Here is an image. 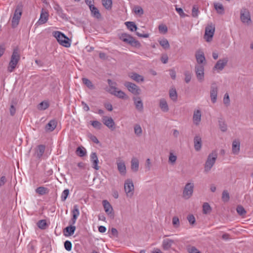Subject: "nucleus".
<instances>
[{"label": "nucleus", "instance_id": "nucleus-1", "mask_svg": "<svg viewBox=\"0 0 253 253\" xmlns=\"http://www.w3.org/2000/svg\"><path fill=\"white\" fill-rule=\"evenodd\" d=\"M20 59V55L18 48H15L12 52L7 70L8 72H13Z\"/></svg>", "mask_w": 253, "mask_h": 253}, {"label": "nucleus", "instance_id": "nucleus-2", "mask_svg": "<svg viewBox=\"0 0 253 253\" xmlns=\"http://www.w3.org/2000/svg\"><path fill=\"white\" fill-rule=\"evenodd\" d=\"M23 5L21 3H19L16 6L11 20V26L12 28L16 27L19 24L23 11Z\"/></svg>", "mask_w": 253, "mask_h": 253}, {"label": "nucleus", "instance_id": "nucleus-3", "mask_svg": "<svg viewBox=\"0 0 253 253\" xmlns=\"http://www.w3.org/2000/svg\"><path fill=\"white\" fill-rule=\"evenodd\" d=\"M217 157V154L215 151H213L209 155L204 166L205 172H208L211 169L215 162Z\"/></svg>", "mask_w": 253, "mask_h": 253}, {"label": "nucleus", "instance_id": "nucleus-4", "mask_svg": "<svg viewBox=\"0 0 253 253\" xmlns=\"http://www.w3.org/2000/svg\"><path fill=\"white\" fill-rule=\"evenodd\" d=\"M53 36L61 45L66 47L70 46L69 39L61 32L56 31L54 33Z\"/></svg>", "mask_w": 253, "mask_h": 253}, {"label": "nucleus", "instance_id": "nucleus-5", "mask_svg": "<svg viewBox=\"0 0 253 253\" xmlns=\"http://www.w3.org/2000/svg\"><path fill=\"white\" fill-rule=\"evenodd\" d=\"M194 188L193 182L186 183L183 190L182 197L186 200L190 199L193 195Z\"/></svg>", "mask_w": 253, "mask_h": 253}, {"label": "nucleus", "instance_id": "nucleus-6", "mask_svg": "<svg viewBox=\"0 0 253 253\" xmlns=\"http://www.w3.org/2000/svg\"><path fill=\"white\" fill-rule=\"evenodd\" d=\"M120 39L122 41L135 47H139L140 45V43L138 41L135 40L133 37L126 33L122 34L120 37Z\"/></svg>", "mask_w": 253, "mask_h": 253}, {"label": "nucleus", "instance_id": "nucleus-7", "mask_svg": "<svg viewBox=\"0 0 253 253\" xmlns=\"http://www.w3.org/2000/svg\"><path fill=\"white\" fill-rule=\"evenodd\" d=\"M124 189L127 197H131L134 193V185L131 179H126L124 184Z\"/></svg>", "mask_w": 253, "mask_h": 253}, {"label": "nucleus", "instance_id": "nucleus-8", "mask_svg": "<svg viewBox=\"0 0 253 253\" xmlns=\"http://www.w3.org/2000/svg\"><path fill=\"white\" fill-rule=\"evenodd\" d=\"M215 27L213 25H208L205 28L204 39L207 42H211L214 35Z\"/></svg>", "mask_w": 253, "mask_h": 253}, {"label": "nucleus", "instance_id": "nucleus-9", "mask_svg": "<svg viewBox=\"0 0 253 253\" xmlns=\"http://www.w3.org/2000/svg\"><path fill=\"white\" fill-rule=\"evenodd\" d=\"M124 85L127 88L129 91L134 95H138L141 92L140 88L132 83L126 82L125 83Z\"/></svg>", "mask_w": 253, "mask_h": 253}, {"label": "nucleus", "instance_id": "nucleus-10", "mask_svg": "<svg viewBox=\"0 0 253 253\" xmlns=\"http://www.w3.org/2000/svg\"><path fill=\"white\" fill-rule=\"evenodd\" d=\"M240 18L242 22L249 24L251 22V16L249 10L246 8H242L240 11Z\"/></svg>", "mask_w": 253, "mask_h": 253}, {"label": "nucleus", "instance_id": "nucleus-11", "mask_svg": "<svg viewBox=\"0 0 253 253\" xmlns=\"http://www.w3.org/2000/svg\"><path fill=\"white\" fill-rule=\"evenodd\" d=\"M195 72L198 80L202 82L204 78V67L203 65H196Z\"/></svg>", "mask_w": 253, "mask_h": 253}, {"label": "nucleus", "instance_id": "nucleus-12", "mask_svg": "<svg viewBox=\"0 0 253 253\" xmlns=\"http://www.w3.org/2000/svg\"><path fill=\"white\" fill-rule=\"evenodd\" d=\"M102 121L103 124L112 130L115 129V124L113 119L111 117L104 116L102 119Z\"/></svg>", "mask_w": 253, "mask_h": 253}, {"label": "nucleus", "instance_id": "nucleus-13", "mask_svg": "<svg viewBox=\"0 0 253 253\" xmlns=\"http://www.w3.org/2000/svg\"><path fill=\"white\" fill-rule=\"evenodd\" d=\"M195 57L197 62L198 64V65H204L205 64L206 58L204 55V53L202 50H199L196 51L195 54Z\"/></svg>", "mask_w": 253, "mask_h": 253}, {"label": "nucleus", "instance_id": "nucleus-14", "mask_svg": "<svg viewBox=\"0 0 253 253\" xmlns=\"http://www.w3.org/2000/svg\"><path fill=\"white\" fill-rule=\"evenodd\" d=\"M102 204L106 213L110 216L113 217V209L109 202H108L107 200H103L102 202Z\"/></svg>", "mask_w": 253, "mask_h": 253}, {"label": "nucleus", "instance_id": "nucleus-15", "mask_svg": "<svg viewBox=\"0 0 253 253\" xmlns=\"http://www.w3.org/2000/svg\"><path fill=\"white\" fill-rule=\"evenodd\" d=\"M90 157L92 164V168L96 170H98L99 169V167L98 166L99 161L96 153L95 152L91 153Z\"/></svg>", "mask_w": 253, "mask_h": 253}, {"label": "nucleus", "instance_id": "nucleus-16", "mask_svg": "<svg viewBox=\"0 0 253 253\" xmlns=\"http://www.w3.org/2000/svg\"><path fill=\"white\" fill-rule=\"evenodd\" d=\"M201 111L200 110L198 109L194 111L193 121L195 125L198 126L199 125L201 121Z\"/></svg>", "mask_w": 253, "mask_h": 253}, {"label": "nucleus", "instance_id": "nucleus-17", "mask_svg": "<svg viewBox=\"0 0 253 253\" xmlns=\"http://www.w3.org/2000/svg\"><path fill=\"white\" fill-rule=\"evenodd\" d=\"M117 169L120 174L125 175L126 174V167L125 162L123 161L118 160L117 162Z\"/></svg>", "mask_w": 253, "mask_h": 253}, {"label": "nucleus", "instance_id": "nucleus-18", "mask_svg": "<svg viewBox=\"0 0 253 253\" xmlns=\"http://www.w3.org/2000/svg\"><path fill=\"white\" fill-rule=\"evenodd\" d=\"M45 146L44 145H38L35 149V155L37 158L40 159L44 153Z\"/></svg>", "mask_w": 253, "mask_h": 253}, {"label": "nucleus", "instance_id": "nucleus-19", "mask_svg": "<svg viewBox=\"0 0 253 253\" xmlns=\"http://www.w3.org/2000/svg\"><path fill=\"white\" fill-rule=\"evenodd\" d=\"M194 148L196 151L201 150L202 146V138L199 135H196L194 138Z\"/></svg>", "mask_w": 253, "mask_h": 253}, {"label": "nucleus", "instance_id": "nucleus-20", "mask_svg": "<svg viewBox=\"0 0 253 253\" xmlns=\"http://www.w3.org/2000/svg\"><path fill=\"white\" fill-rule=\"evenodd\" d=\"M174 243V240L170 239H164L162 242V247L164 250H168L171 248Z\"/></svg>", "mask_w": 253, "mask_h": 253}, {"label": "nucleus", "instance_id": "nucleus-21", "mask_svg": "<svg viewBox=\"0 0 253 253\" xmlns=\"http://www.w3.org/2000/svg\"><path fill=\"white\" fill-rule=\"evenodd\" d=\"M48 16L49 15L48 12L45 11H44L42 9L41 13L40 18L39 19L37 23L39 25H42L45 23L48 20Z\"/></svg>", "mask_w": 253, "mask_h": 253}, {"label": "nucleus", "instance_id": "nucleus-22", "mask_svg": "<svg viewBox=\"0 0 253 253\" xmlns=\"http://www.w3.org/2000/svg\"><path fill=\"white\" fill-rule=\"evenodd\" d=\"M217 94V87L215 84H212L211 87L210 96L212 103H214L216 101Z\"/></svg>", "mask_w": 253, "mask_h": 253}, {"label": "nucleus", "instance_id": "nucleus-23", "mask_svg": "<svg viewBox=\"0 0 253 253\" xmlns=\"http://www.w3.org/2000/svg\"><path fill=\"white\" fill-rule=\"evenodd\" d=\"M240 150V142L239 140H235L232 142V151L234 155L239 154Z\"/></svg>", "mask_w": 253, "mask_h": 253}, {"label": "nucleus", "instance_id": "nucleus-24", "mask_svg": "<svg viewBox=\"0 0 253 253\" xmlns=\"http://www.w3.org/2000/svg\"><path fill=\"white\" fill-rule=\"evenodd\" d=\"M110 93L114 95L115 96L118 97V98L121 99H125L126 97V93L120 90H118V89L115 87V89H113L112 90L109 91Z\"/></svg>", "mask_w": 253, "mask_h": 253}, {"label": "nucleus", "instance_id": "nucleus-25", "mask_svg": "<svg viewBox=\"0 0 253 253\" xmlns=\"http://www.w3.org/2000/svg\"><path fill=\"white\" fill-rule=\"evenodd\" d=\"M54 9L56 11V13L58 15L59 17H60L63 19H66L67 16L66 14L64 13V11L61 8V7L58 4H55L54 6Z\"/></svg>", "mask_w": 253, "mask_h": 253}, {"label": "nucleus", "instance_id": "nucleus-26", "mask_svg": "<svg viewBox=\"0 0 253 253\" xmlns=\"http://www.w3.org/2000/svg\"><path fill=\"white\" fill-rule=\"evenodd\" d=\"M159 107L161 110L164 112H167L169 110V108L167 102L164 98H161L160 99Z\"/></svg>", "mask_w": 253, "mask_h": 253}, {"label": "nucleus", "instance_id": "nucleus-27", "mask_svg": "<svg viewBox=\"0 0 253 253\" xmlns=\"http://www.w3.org/2000/svg\"><path fill=\"white\" fill-rule=\"evenodd\" d=\"M133 100L136 109L140 112L142 111L143 109V104L140 98L134 97Z\"/></svg>", "mask_w": 253, "mask_h": 253}, {"label": "nucleus", "instance_id": "nucleus-28", "mask_svg": "<svg viewBox=\"0 0 253 253\" xmlns=\"http://www.w3.org/2000/svg\"><path fill=\"white\" fill-rule=\"evenodd\" d=\"M57 122L55 120L50 121L46 125L45 129L48 131H52L56 127Z\"/></svg>", "mask_w": 253, "mask_h": 253}, {"label": "nucleus", "instance_id": "nucleus-29", "mask_svg": "<svg viewBox=\"0 0 253 253\" xmlns=\"http://www.w3.org/2000/svg\"><path fill=\"white\" fill-rule=\"evenodd\" d=\"M128 76L133 80L136 82H143L144 79L142 76H141L136 73H131Z\"/></svg>", "mask_w": 253, "mask_h": 253}, {"label": "nucleus", "instance_id": "nucleus-30", "mask_svg": "<svg viewBox=\"0 0 253 253\" xmlns=\"http://www.w3.org/2000/svg\"><path fill=\"white\" fill-rule=\"evenodd\" d=\"M139 168V161L136 158H133L131 161V169L134 172H137Z\"/></svg>", "mask_w": 253, "mask_h": 253}, {"label": "nucleus", "instance_id": "nucleus-31", "mask_svg": "<svg viewBox=\"0 0 253 253\" xmlns=\"http://www.w3.org/2000/svg\"><path fill=\"white\" fill-rule=\"evenodd\" d=\"M89 9L93 17L97 19H99L101 17V14L98 9L96 7H95L94 5H90Z\"/></svg>", "mask_w": 253, "mask_h": 253}, {"label": "nucleus", "instance_id": "nucleus-32", "mask_svg": "<svg viewBox=\"0 0 253 253\" xmlns=\"http://www.w3.org/2000/svg\"><path fill=\"white\" fill-rule=\"evenodd\" d=\"M125 25L130 31H135L137 29V27L134 22L128 21L125 22Z\"/></svg>", "mask_w": 253, "mask_h": 253}, {"label": "nucleus", "instance_id": "nucleus-33", "mask_svg": "<svg viewBox=\"0 0 253 253\" xmlns=\"http://www.w3.org/2000/svg\"><path fill=\"white\" fill-rule=\"evenodd\" d=\"M169 95L170 99L173 101H176L177 99V94L175 88H172L169 91Z\"/></svg>", "mask_w": 253, "mask_h": 253}, {"label": "nucleus", "instance_id": "nucleus-34", "mask_svg": "<svg viewBox=\"0 0 253 253\" xmlns=\"http://www.w3.org/2000/svg\"><path fill=\"white\" fill-rule=\"evenodd\" d=\"M82 81L83 83L89 89H94L95 86L92 82L87 78H83Z\"/></svg>", "mask_w": 253, "mask_h": 253}, {"label": "nucleus", "instance_id": "nucleus-35", "mask_svg": "<svg viewBox=\"0 0 253 253\" xmlns=\"http://www.w3.org/2000/svg\"><path fill=\"white\" fill-rule=\"evenodd\" d=\"M134 132L135 134L138 136H140L142 134V129L139 124H136L134 126Z\"/></svg>", "mask_w": 253, "mask_h": 253}, {"label": "nucleus", "instance_id": "nucleus-36", "mask_svg": "<svg viewBox=\"0 0 253 253\" xmlns=\"http://www.w3.org/2000/svg\"><path fill=\"white\" fill-rule=\"evenodd\" d=\"M159 42L160 44L164 48V49H169V44L168 41L166 39H163L159 40Z\"/></svg>", "mask_w": 253, "mask_h": 253}, {"label": "nucleus", "instance_id": "nucleus-37", "mask_svg": "<svg viewBox=\"0 0 253 253\" xmlns=\"http://www.w3.org/2000/svg\"><path fill=\"white\" fill-rule=\"evenodd\" d=\"M77 154L80 157H84L86 154L85 149L82 147H79L76 150Z\"/></svg>", "mask_w": 253, "mask_h": 253}, {"label": "nucleus", "instance_id": "nucleus-38", "mask_svg": "<svg viewBox=\"0 0 253 253\" xmlns=\"http://www.w3.org/2000/svg\"><path fill=\"white\" fill-rule=\"evenodd\" d=\"M211 211V208L208 203H204L203 205V212L204 214H208Z\"/></svg>", "mask_w": 253, "mask_h": 253}, {"label": "nucleus", "instance_id": "nucleus-39", "mask_svg": "<svg viewBox=\"0 0 253 253\" xmlns=\"http://www.w3.org/2000/svg\"><path fill=\"white\" fill-rule=\"evenodd\" d=\"M36 191L40 195H42L48 192V189L44 187H39L36 189Z\"/></svg>", "mask_w": 253, "mask_h": 253}, {"label": "nucleus", "instance_id": "nucleus-40", "mask_svg": "<svg viewBox=\"0 0 253 253\" xmlns=\"http://www.w3.org/2000/svg\"><path fill=\"white\" fill-rule=\"evenodd\" d=\"M103 5L107 9H110L112 7V0H102Z\"/></svg>", "mask_w": 253, "mask_h": 253}, {"label": "nucleus", "instance_id": "nucleus-41", "mask_svg": "<svg viewBox=\"0 0 253 253\" xmlns=\"http://www.w3.org/2000/svg\"><path fill=\"white\" fill-rule=\"evenodd\" d=\"M177 160V156L173 154L172 152L169 153V162L171 165L175 164Z\"/></svg>", "mask_w": 253, "mask_h": 253}, {"label": "nucleus", "instance_id": "nucleus-42", "mask_svg": "<svg viewBox=\"0 0 253 253\" xmlns=\"http://www.w3.org/2000/svg\"><path fill=\"white\" fill-rule=\"evenodd\" d=\"M223 103L224 105L227 107L230 105V100L228 93H226L224 94L223 98Z\"/></svg>", "mask_w": 253, "mask_h": 253}, {"label": "nucleus", "instance_id": "nucleus-43", "mask_svg": "<svg viewBox=\"0 0 253 253\" xmlns=\"http://www.w3.org/2000/svg\"><path fill=\"white\" fill-rule=\"evenodd\" d=\"M76 230V227L75 226L70 225L67 226L65 228V230L68 233L69 235H73Z\"/></svg>", "mask_w": 253, "mask_h": 253}, {"label": "nucleus", "instance_id": "nucleus-44", "mask_svg": "<svg viewBox=\"0 0 253 253\" xmlns=\"http://www.w3.org/2000/svg\"><path fill=\"white\" fill-rule=\"evenodd\" d=\"M230 199L229 194L227 191L224 190L222 192V202L226 203L229 201Z\"/></svg>", "mask_w": 253, "mask_h": 253}, {"label": "nucleus", "instance_id": "nucleus-45", "mask_svg": "<svg viewBox=\"0 0 253 253\" xmlns=\"http://www.w3.org/2000/svg\"><path fill=\"white\" fill-rule=\"evenodd\" d=\"M49 107V104L47 102L42 101L38 105V109L40 110H44Z\"/></svg>", "mask_w": 253, "mask_h": 253}, {"label": "nucleus", "instance_id": "nucleus-46", "mask_svg": "<svg viewBox=\"0 0 253 253\" xmlns=\"http://www.w3.org/2000/svg\"><path fill=\"white\" fill-rule=\"evenodd\" d=\"M69 194V189H66L64 190L61 194V201L63 202L65 201L66 200L67 198L68 197Z\"/></svg>", "mask_w": 253, "mask_h": 253}, {"label": "nucleus", "instance_id": "nucleus-47", "mask_svg": "<svg viewBox=\"0 0 253 253\" xmlns=\"http://www.w3.org/2000/svg\"><path fill=\"white\" fill-rule=\"evenodd\" d=\"M236 211L237 213L240 215H245L246 213V211L242 206H237Z\"/></svg>", "mask_w": 253, "mask_h": 253}, {"label": "nucleus", "instance_id": "nucleus-48", "mask_svg": "<svg viewBox=\"0 0 253 253\" xmlns=\"http://www.w3.org/2000/svg\"><path fill=\"white\" fill-rule=\"evenodd\" d=\"M187 251L189 253H200V252L195 247L188 246L187 248Z\"/></svg>", "mask_w": 253, "mask_h": 253}, {"label": "nucleus", "instance_id": "nucleus-49", "mask_svg": "<svg viewBox=\"0 0 253 253\" xmlns=\"http://www.w3.org/2000/svg\"><path fill=\"white\" fill-rule=\"evenodd\" d=\"M221 69V60H219L216 64L215 65L213 68V72L215 73V72L217 70L218 72H219L218 70Z\"/></svg>", "mask_w": 253, "mask_h": 253}, {"label": "nucleus", "instance_id": "nucleus-50", "mask_svg": "<svg viewBox=\"0 0 253 253\" xmlns=\"http://www.w3.org/2000/svg\"><path fill=\"white\" fill-rule=\"evenodd\" d=\"M38 227L41 229H44L46 228V222L45 220H41L38 222Z\"/></svg>", "mask_w": 253, "mask_h": 253}, {"label": "nucleus", "instance_id": "nucleus-51", "mask_svg": "<svg viewBox=\"0 0 253 253\" xmlns=\"http://www.w3.org/2000/svg\"><path fill=\"white\" fill-rule=\"evenodd\" d=\"M172 223L174 227L177 228L180 225L179 218L177 216H174L172 219Z\"/></svg>", "mask_w": 253, "mask_h": 253}, {"label": "nucleus", "instance_id": "nucleus-52", "mask_svg": "<svg viewBox=\"0 0 253 253\" xmlns=\"http://www.w3.org/2000/svg\"><path fill=\"white\" fill-rule=\"evenodd\" d=\"M199 10L198 8L196 5H194L192 10V15L194 17H197L199 14Z\"/></svg>", "mask_w": 253, "mask_h": 253}, {"label": "nucleus", "instance_id": "nucleus-53", "mask_svg": "<svg viewBox=\"0 0 253 253\" xmlns=\"http://www.w3.org/2000/svg\"><path fill=\"white\" fill-rule=\"evenodd\" d=\"M91 124L94 128L97 129H100L102 126L101 123L97 121H91Z\"/></svg>", "mask_w": 253, "mask_h": 253}, {"label": "nucleus", "instance_id": "nucleus-54", "mask_svg": "<svg viewBox=\"0 0 253 253\" xmlns=\"http://www.w3.org/2000/svg\"><path fill=\"white\" fill-rule=\"evenodd\" d=\"M134 11L135 14H138L139 15H142L144 13L143 10L140 6H137L134 7Z\"/></svg>", "mask_w": 253, "mask_h": 253}, {"label": "nucleus", "instance_id": "nucleus-55", "mask_svg": "<svg viewBox=\"0 0 253 253\" xmlns=\"http://www.w3.org/2000/svg\"><path fill=\"white\" fill-rule=\"evenodd\" d=\"M72 245L70 241H66L64 242V247L65 249L68 251H70L72 249Z\"/></svg>", "mask_w": 253, "mask_h": 253}, {"label": "nucleus", "instance_id": "nucleus-56", "mask_svg": "<svg viewBox=\"0 0 253 253\" xmlns=\"http://www.w3.org/2000/svg\"><path fill=\"white\" fill-rule=\"evenodd\" d=\"M72 215H75L77 216H79L80 211L79 210V207L77 205H75L74 206L73 210L72 211Z\"/></svg>", "mask_w": 253, "mask_h": 253}, {"label": "nucleus", "instance_id": "nucleus-57", "mask_svg": "<svg viewBox=\"0 0 253 253\" xmlns=\"http://www.w3.org/2000/svg\"><path fill=\"white\" fill-rule=\"evenodd\" d=\"M214 7L215 9L217 11V12L219 13H221V4L219 3H213Z\"/></svg>", "mask_w": 253, "mask_h": 253}, {"label": "nucleus", "instance_id": "nucleus-58", "mask_svg": "<svg viewBox=\"0 0 253 253\" xmlns=\"http://www.w3.org/2000/svg\"><path fill=\"white\" fill-rule=\"evenodd\" d=\"M159 30L160 32L166 33L168 31V28L165 25H160L159 26Z\"/></svg>", "mask_w": 253, "mask_h": 253}, {"label": "nucleus", "instance_id": "nucleus-59", "mask_svg": "<svg viewBox=\"0 0 253 253\" xmlns=\"http://www.w3.org/2000/svg\"><path fill=\"white\" fill-rule=\"evenodd\" d=\"M184 75H185V81L186 83H188L191 79V74L189 73L188 72H185L184 73Z\"/></svg>", "mask_w": 253, "mask_h": 253}, {"label": "nucleus", "instance_id": "nucleus-60", "mask_svg": "<svg viewBox=\"0 0 253 253\" xmlns=\"http://www.w3.org/2000/svg\"><path fill=\"white\" fill-rule=\"evenodd\" d=\"M187 220L190 224H193L195 222V217L192 214H190L187 216Z\"/></svg>", "mask_w": 253, "mask_h": 253}, {"label": "nucleus", "instance_id": "nucleus-61", "mask_svg": "<svg viewBox=\"0 0 253 253\" xmlns=\"http://www.w3.org/2000/svg\"><path fill=\"white\" fill-rule=\"evenodd\" d=\"M107 82H108V83L110 87V89L109 90H112L113 89H115L116 87L115 86V85L116 84V83L112 82L110 79H108Z\"/></svg>", "mask_w": 253, "mask_h": 253}, {"label": "nucleus", "instance_id": "nucleus-62", "mask_svg": "<svg viewBox=\"0 0 253 253\" xmlns=\"http://www.w3.org/2000/svg\"><path fill=\"white\" fill-rule=\"evenodd\" d=\"M151 167V162L149 158L146 160L145 168L147 170H150Z\"/></svg>", "mask_w": 253, "mask_h": 253}, {"label": "nucleus", "instance_id": "nucleus-63", "mask_svg": "<svg viewBox=\"0 0 253 253\" xmlns=\"http://www.w3.org/2000/svg\"><path fill=\"white\" fill-rule=\"evenodd\" d=\"M9 111L10 115L12 116H14L16 113V109L14 107V105L12 104L10 106Z\"/></svg>", "mask_w": 253, "mask_h": 253}, {"label": "nucleus", "instance_id": "nucleus-64", "mask_svg": "<svg viewBox=\"0 0 253 253\" xmlns=\"http://www.w3.org/2000/svg\"><path fill=\"white\" fill-rule=\"evenodd\" d=\"M89 138L91 140V141H93L94 143L96 144H98L99 143V140L95 136L90 134L89 136Z\"/></svg>", "mask_w": 253, "mask_h": 253}]
</instances>
